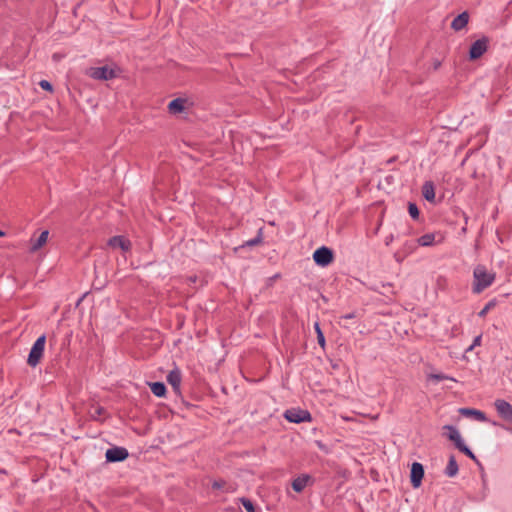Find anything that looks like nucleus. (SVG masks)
I'll return each mask as SVG.
<instances>
[{"mask_svg": "<svg viewBox=\"0 0 512 512\" xmlns=\"http://www.w3.org/2000/svg\"><path fill=\"white\" fill-rule=\"evenodd\" d=\"M458 411L463 416H477V417L485 416L482 411L476 410V409L460 408Z\"/></svg>", "mask_w": 512, "mask_h": 512, "instance_id": "obj_20", "label": "nucleus"}, {"mask_svg": "<svg viewBox=\"0 0 512 512\" xmlns=\"http://www.w3.org/2000/svg\"><path fill=\"white\" fill-rule=\"evenodd\" d=\"M428 379L431 380V381H435V382H438V381H441V380H444V379H449V380H452L454 381L453 378H450L442 373H436V374H430L428 376Z\"/></svg>", "mask_w": 512, "mask_h": 512, "instance_id": "obj_24", "label": "nucleus"}, {"mask_svg": "<svg viewBox=\"0 0 512 512\" xmlns=\"http://www.w3.org/2000/svg\"><path fill=\"white\" fill-rule=\"evenodd\" d=\"M185 103L186 100L182 98L172 100L168 105L169 112L172 114H178L182 112L185 109Z\"/></svg>", "mask_w": 512, "mask_h": 512, "instance_id": "obj_16", "label": "nucleus"}, {"mask_svg": "<svg viewBox=\"0 0 512 512\" xmlns=\"http://www.w3.org/2000/svg\"><path fill=\"white\" fill-rule=\"evenodd\" d=\"M241 503L247 512H255V507L251 500L247 498H242Z\"/></svg>", "mask_w": 512, "mask_h": 512, "instance_id": "obj_23", "label": "nucleus"}, {"mask_svg": "<svg viewBox=\"0 0 512 512\" xmlns=\"http://www.w3.org/2000/svg\"><path fill=\"white\" fill-rule=\"evenodd\" d=\"M495 408L500 416H512V406L505 400L495 401Z\"/></svg>", "mask_w": 512, "mask_h": 512, "instance_id": "obj_13", "label": "nucleus"}, {"mask_svg": "<svg viewBox=\"0 0 512 512\" xmlns=\"http://www.w3.org/2000/svg\"><path fill=\"white\" fill-rule=\"evenodd\" d=\"M168 383L174 388V390H179L181 383V373L178 369H174L169 372L167 375Z\"/></svg>", "mask_w": 512, "mask_h": 512, "instance_id": "obj_14", "label": "nucleus"}, {"mask_svg": "<svg viewBox=\"0 0 512 512\" xmlns=\"http://www.w3.org/2000/svg\"><path fill=\"white\" fill-rule=\"evenodd\" d=\"M411 484L414 488H418L421 485L423 476H424V468L422 464L418 462H414L411 467Z\"/></svg>", "mask_w": 512, "mask_h": 512, "instance_id": "obj_8", "label": "nucleus"}, {"mask_svg": "<svg viewBox=\"0 0 512 512\" xmlns=\"http://www.w3.org/2000/svg\"><path fill=\"white\" fill-rule=\"evenodd\" d=\"M408 212L413 219H418L419 209L415 203H409Z\"/></svg>", "mask_w": 512, "mask_h": 512, "instance_id": "obj_22", "label": "nucleus"}, {"mask_svg": "<svg viewBox=\"0 0 512 512\" xmlns=\"http://www.w3.org/2000/svg\"><path fill=\"white\" fill-rule=\"evenodd\" d=\"M505 420H506V423L503 424L502 426L506 430H508V431H510L512 433V418H505Z\"/></svg>", "mask_w": 512, "mask_h": 512, "instance_id": "obj_28", "label": "nucleus"}, {"mask_svg": "<svg viewBox=\"0 0 512 512\" xmlns=\"http://www.w3.org/2000/svg\"><path fill=\"white\" fill-rule=\"evenodd\" d=\"M478 420H486L487 418L485 417H482V418H477Z\"/></svg>", "mask_w": 512, "mask_h": 512, "instance_id": "obj_33", "label": "nucleus"}, {"mask_svg": "<svg viewBox=\"0 0 512 512\" xmlns=\"http://www.w3.org/2000/svg\"><path fill=\"white\" fill-rule=\"evenodd\" d=\"M487 50V40L485 38L476 40L470 47V59L480 58Z\"/></svg>", "mask_w": 512, "mask_h": 512, "instance_id": "obj_7", "label": "nucleus"}, {"mask_svg": "<svg viewBox=\"0 0 512 512\" xmlns=\"http://www.w3.org/2000/svg\"><path fill=\"white\" fill-rule=\"evenodd\" d=\"M473 287L474 293H481L488 288L495 280V273L490 272L483 265H477L473 271Z\"/></svg>", "mask_w": 512, "mask_h": 512, "instance_id": "obj_1", "label": "nucleus"}, {"mask_svg": "<svg viewBox=\"0 0 512 512\" xmlns=\"http://www.w3.org/2000/svg\"><path fill=\"white\" fill-rule=\"evenodd\" d=\"M358 416L366 417V416H369V415L368 414H359Z\"/></svg>", "mask_w": 512, "mask_h": 512, "instance_id": "obj_32", "label": "nucleus"}, {"mask_svg": "<svg viewBox=\"0 0 512 512\" xmlns=\"http://www.w3.org/2000/svg\"><path fill=\"white\" fill-rule=\"evenodd\" d=\"M48 236H49V231L48 230H44V231L41 232V234L38 236V238L36 240L31 239V248H30V250L32 252H35L38 249H40L47 242Z\"/></svg>", "mask_w": 512, "mask_h": 512, "instance_id": "obj_12", "label": "nucleus"}, {"mask_svg": "<svg viewBox=\"0 0 512 512\" xmlns=\"http://www.w3.org/2000/svg\"><path fill=\"white\" fill-rule=\"evenodd\" d=\"M89 75L96 80H111L117 77L118 70L109 66L95 67L90 69Z\"/></svg>", "mask_w": 512, "mask_h": 512, "instance_id": "obj_4", "label": "nucleus"}, {"mask_svg": "<svg viewBox=\"0 0 512 512\" xmlns=\"http://www.w3.org/2000/svg\"><path fill=\"white\" fill-rule=\"evenodd\" d=\"M260 241H261V238H260V236H258V237L254 238V239H251V240L247 241L246 245L247 246H254V245L258 244Z\"/></svg>", "mask_w": 512, "mask_h": 512, "instance_id": "obj_31", "label": "nucleus"}, {"mask_svg": "<svg viewBox=\"0 0 512 512\" xmlns=\"http://www.w3.org/2000/svg\"><path fill=\"white\" fill-rule=\"evenodd\" d=\"M312 482V478L311 476L307 475V474H302L300 476H298L297 478H295L292 482V488L294 491L300 493L302 492L309 483Z\"/></svg>", "mask_w": 512, "mask_h": 512, "instance_id": "obj_10", "label": "nucleus"}, {"mask_svg": "<svg viewBox=\"0 0 512 512\" xmlns=\"http://www.w3.org/2000/svg\"><path fill=\"white\" fill-rule=\"evenodd\" d=\"M313 259L317 265L326 267L333 260V252L330 248L322 246L314 251Z\"/></svg>", "mask_w": 512, "mask_h": 512, "instance_id": "obj_5", "label": "nucleus"}, {"mask_svg": "<svg viewBox=\"0 0 512 512\" xmlns=\"http://www.w3.org/2000/svg\"><path fill=\"white\" fill-rule=\"evenodd\" d=\"M2 235H3V232L0 230V236H2Z\"/></svg>", "mask_w": 512, "mask_h": 512, "instance_id": "obj_35", "label": "nucleus"}, {"mask_svg": "<svg viewBox=\"0 0 512 512\" xmlns=\"http://www.w3.org/2000/svg\"><path fill=\"white\" fill-rule=\"evenodd\" d=\"M444 430H446V437L452 441L455 447L462 453H464L469 458L475 460L474 453L466 446L464 443L460 432L453 426H444Z\"/></svg>", "mask_w": 512, "mask_h": 512, "instance_id": "obj_2", "label": "nucleus"}, {"mask_svg": "<svg viewBox=\"0 0 512 512\" xmlns=\"http://www.w3.org/2000/svg\"><path fill=\"white\" fill-rule=\"evenodd\" d=\"M492 303H488L480 312H479V316L480 317H484L487 312L490 310V308L492 307Z\"/></svg>", "mask_w": 512, "mask_h": 512, "instance_id": "obj_29", "label": "nucleus"}, {"mask_svg": "<svg viewBox=\"0 0 512 512\" xmlns=\"http://www.w3.org/2000/svg\"><path fill=\"white\" fill-rule=\"evenodd\" d=\"M435 234L433 233H427L422 235L420 238H418V243L420 246L428 247L432 246L435 243Z\"/></svg>", "mask_w": 512, "mask_h": 512, "instance_id": "obj_19", "label": "nucleus"}, {"mask_svg": "<svg viewBox=\"0 0 512 512\" xmlns=\"http://www.w3.org/2000/svg\"><path fill=\"white\" fill-rule=\"evenodd\" d=\"M289 422L292 423H301L304 421H311L312 418H286Z\"/></svg>", "mask_w": 512, "mask_h": 512, "instance_id": "obj_27", "label": "nucleus"}, {"mask_svg": "<svg viewBox=\"0 0 512 512\" xmlns=\"http://www.w3.org/2000/svg\"><path fill=\"white\" fill-rule=\"evenodd\" d=\"M150 388L153 394L157 397H162L165 395L166 392V386L162 382H153L150 383Z\"/></svg>", "mask_w": 512, "mask_h": 512, "instance_id": "obj_18", "label": "nucleus"}, {"mask_svg": "<svg viewBox=\"0 0 512 512\" xmlns=\"http://www.w3.org/2000/svg\"><path fill=\"white\" fill-rule=\"evenodd\" d=\"M314 328H315V331L317 333V340H318L319 345L324 347L325 346V337H324V335H323V333L321 331L319 323L316 322L314 324Z\"/></svg>", "mask_w": 512, "mask_h": 512, "instance_id": "obj_21", "label": "nucleus"}, {"mask_svg": "<svg viewBox=\"0 0 512 512\" xmlns=\"http://www.w3.org/2000/svg\"><path fill=\"white\" fill-rule=\"evenodd\" d=\"M39 85H40V87H41L42 89H44V90L52 91V85H51V84H50V82H49V81H47V80H41V81L39 82Z\"/></svg>", "mask_w": 512, "mask_h": 512, "instance_id": "obj_25", "label": "nucleus"}, {"mask_svg": "<svg viewBox=\"0 0 512 512\" xmlns=\"http://www.w3.org/2000/svg\"><path fill=\"white\" fill-rule=\"evenodd\" d=\"M45 343H46V337L45 335H41L37 338V340L32 345V348L30 350V353L28 355L27 363L31 367H36L44 353L45 349Z\"/></svg>", "mask_w": 512, "mask_h": 512, "instance_id": "obj_3", "label": "nucleus"}, {"mask_svg": "<svg viewBox=\"0 0 512 512\" xmlns=\"http://www.w3.org/2000/svg\"><path fill=\"white\" fill-rule=\"evenodd\" d=\"M458 464L456 462V459L454 456H451L448 460V464L446 466V469H445V474L448 476V477H454L457 475L458 473Z\"/></svg>", "mask_w": 512, "mask_h": 512, "instance_id": "obj_17", "label": "nucleus"}, {"mask_svg": "<svg viewBox=\"0 0 512 512\" xmlns=\"http://www.w3.org/2000/svg\"><path fill=\"white\" fill-rule=\"evenodd\" d=\"M422 195L427 201L434 202L435 188H434V185L432 182L427 181L424 183V185L422 187Z\"/></svg>", "mask_w": 512, "mask_h": 512, "instance_id": "obj_15", "label": "nucleus"}, {"mask_svg": "<svg viewBox=\"0 0 512 512\" xmlns=\"http://www.w3.org/2000/svg\"><path fill=\"white\" fill-rule=\"evenodd\" d=\"M108 245L112 248H119L123 252H127L131 247V242L123 236H114L108 241Z\"/></svg>", "mask_w": 512, "mask_h": 512, "instance_id": "obj_9", "label": "nucleus"}, {"mask_svg": "<svg viewBox=\"0 0 512 512\" xmlns=\"http://www.w3.org/2000/svg\"><path fill=\"white\" fill-rule=\"evenodd\" d=\"M282 416L288 417V416H310V413L307 411L302 412V414H294L291 410H286Z\"/></svg>", "mask_w": 512, "mask_h": 512, "instance_id": "obj_26", "label": "nucleus"}, {"mask_svg": "<svg viewBox=\"0 0 512 512\" xmlns=\"http://www.w3.org/2000/svg\"><path fill=\"white\" fill-rule=\"evenodd\" d=\"M468 21L469 14L467 12H463L453 19L451 27L455 31H460L468 24Z\"/></svg>", "mask_w": 512, "mask_h": 512, "instance_id": "obj_11", "label": "nucleus"}, {"mask_svg": "<svg viewBox=\"0 0 512 512\" xmlns=\"http://www.w3.org/2000/svg\"><path fill=\"white\" fill-rule=\"evenodd\" d=\"M127 449L123 447H113L106 451L105 457L108 462L123 461L128 457Z\"/></svg>", "mask_w": 512, "mask_h": 512, "instance_id": "obj_6", "label": "nucleus"}, {"mask_svg": "<svg viewBox=\"0 0 512 512\" xmlns=\"http://www.w3.org/2000/svg\"><path fill=\"white\" fill-rule=\"evenodd\" d=\"M317 444H318V446H319L320 448H322V447H323V446H322V444H321L320 442H317Z\"/></svg>", "mask_w": 512, "mask_h": 512, "instance_id": "obj_34", "label": "nucleus"}, {"mask_svg": "<svg viewBox=\"0 0 512 512\" xmlns=\"http://www.w3.org/2000/svg\"><path fill=\"white\" fill-rule=\"evenodd\" d=\"M480 342H481V336H477V337L474 339V341H473L472 345H470V346H469V348L467 349V351H471L475 346L480 345Z\"/></svg>", "mask_w": 512, "mask_h": 512, "instance_id": "obj_30", "label": "nucleus"}]
</instances>
